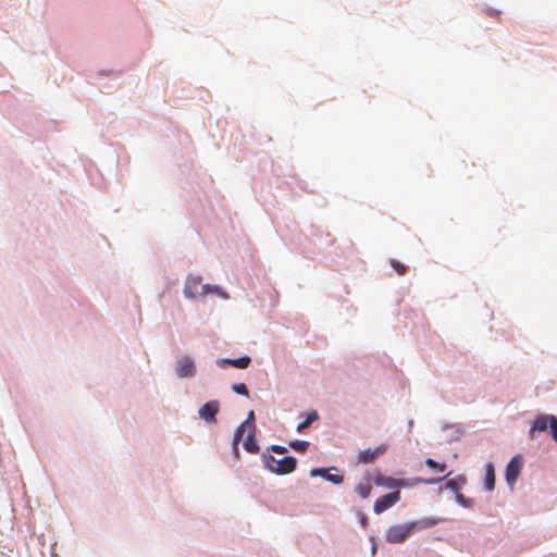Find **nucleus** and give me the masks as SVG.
I'll list each match as a JSON object with an SVG mask.
<instances>
[{
	"instance_id": "f257e3e1",
	"label": "nucleus",
	"mask_w": 557,
	"mask_h": 557,
	"mask_svg": "<svg viewBox=\"0 0 557 557\" xmlns=\"http://www.w3.org/2000/svg\"><path fill=\"white\" fill-rule=\"evenodd\" d=\"M263 461L265 468L276 474H288L293 472L297 463V460L292 456L277 459L272 455H264Z\"/></svg>"
},
{
	"instance_id": "f03ea898",
	"label": "nucleus",
	"mask_w": 557,
	"mask_h": 557,
	"mask_svg": "<svg viewBox=\"0 0 557 557\" xmlns=\"http://www.w3.org/2000/svg\"><path fill=\"white\" fill-rule=\"evenodd\" d=\"M412 533H413V529L411 528L410 522L405 523V524L392 525L385 532V541L389 544H401Z\"/></svg>"
},
{
	"instance_id": "7ed1b4c3",
	"label": "nucleus",
	"mask_w": 557,
	"mask_h": 557,
	"mask_svg": "<svg viewBox=\"0 0 557 557\" xmlns=\"http://www.w3.org/2000/svg\"><path fill=\"white\" fill-rule=\"evenodd\" d=\"M550 429L553 438L557 442V419L555 416L542 414L539 416L530 430V436L534 437L536 431L544 432Z\"/></svg>"
},
{
	"instance_id": "20e7f679",
	"label": "nucleus",
	"mask_w": 557,
	"mask_h": 557,
	"mask_svg": "<svg viewBox=\"0 0 557 557\" xmlns=\"http://www.w3.org/2000/svg\"><path fill=\"white\" fill-rule=\"evenodd\" d=\"M400 499V493L399 491H395L392 493H388L386 495H383L382 497L377 498L374 503L373 510L375 513H382L386 509L394 506L397 502Z\"/></svg>"
},
{
	"instance_id": "39448f33",
	"label": "nucleus",
	"mask_w": 557,
	"mask_h": 557,
	"mask_svg": "<svg viewBox=\"0 0 557 557\" xmlns=\"http://www.w3.org/2000/svg\"><path fill=\"white\" fill-rule=\"evenodd\" d=\"M522 469V457L520 455L515 456L511 458V460L508 462L506 467V481L509 485H513L520 474V471Z\"/></svg>"
},
{
	"instance_id": "423d86ee",
	"label": "nucleus",
	"mask_w": 557,
	"mask_h": 557,
	"mask_svg": "<svg viewBox=\"0 0 557 557\" xmlns=\"http://www.w3.org/2000/svg\"><path fill=\"white\" fill-rule=\"evenodd\" d=\"M220 410V404L218 400H211L200 407L198 413L199 417L206 422L213 423L216 421V414Z\"/></svg>"
},
{
	"instance_id": "0eeeda50",
	"label": "nucleus",
	"mask_w": 557,
	"mask_h": 557,
	"mask_svg": "<svg viewBox=\"0 0 557 557\" xmlns=\"http://www.w3.org/2000/svg\"><path fill=\"white\" fill-rule=\"evenodd\" d=\"M386 451V445H380L374 449H364L358 454L359 463H372L374 460Z\"/></svg>"
},
{
	"instance_id": "6e6552de",
	"label": "nucleus",
	"mask_w": 557,
	"mask_h": 557,
	"mask_svg": "<svg viewBox=\"0 0 557 557\" xmlns=\"http://www.w3.org/2000/svg\"><path fill=\"white\" fill-rule=\"evenodd\" d=\"M176 372L180 377H190L195 374V364L191 358L183 357L178 360L176 366Z\"/></svg>"
},
{
	"instance_id": "1a4fd4ad",
	"label": "nucleus",
	"mask_w": 557,
	"mask_h": 557,
	"mask_svg": "<svg viewBox=\"0 0 557 557\" xmlns=\"http://www.w3.org/2000/svg\"><path fill=\"white\" fill-rule=\"evenodd\" d=\"M201 276H189L186 280L184 287V295L187 298L194 299L198 294V287L201 284Z\"/></svg>"
},
{
	"instance_id": "9d476101",
	"label": "nucleus",
	"mask_w": 557,
	"mask_h": 557,
	"mask_svg": "<svg viewBox=\"0 0 557 557\" xmlns=\"http://www.w3.org/2000/svg\"><path fill=\"white\" fill-rule=\"evenodd\" d=\"M311 476H322L329 482H332L334 484H341L344 481V476L342 474H331L329 471L324 468H314L310 471Z\"/></svg>"
},
{
	"instance_id": "9b49d317",
	"label": "nucleus",
	"mask_w": 557,
	"mask_h": 557,
	"mask_svg": "<svg viewBox=\"0 0 557 557\" xmlns=\"http://www.w3.org/2000/svg\"><path fill=\"white\" fill-rule=\"evenodd\" d=\"M250 362H251L250 357L243 356V357L234 358V359H228V358L221 359V360L218 361V364L220 367H222V368L225 364H230V366H233V367L238 368V369H246V368H248Z\"/></svg>"
},
{
	"instance_id": "f8f14e48",
	"label": "nucleus",
	"mask_w": 557,
	"mask_h": 557,
	"mask_svg": "<svg viewBox=\"0 0 557 557\" xmlns=\"http://www.w3.org/2000/svg\"><path fill=\"white\" fill-rule=\"evenodd\" d=\"M376 485H383L388 488L403 487L406 486V482L403 480H397L391 476H382L379 475L374 479Z\"/></svg>"
},
{
	"instance_id": "ddd939ff",
	"label": "nucleus",
	"mask_w": 557,
	"mask_h": 557,
	"mask_svg": "<svg viewBox=\"0 0 557 557\" xmlns=\"http://www.w3.org/2000/svg\"><path fill=\"white\" fill-rule=\"evenodd\" d=\"M244 448L251 454H257L259 451V445L257 444L255 436V426H251V430H249V433L244 442Z\"/></svg>"
},
{
	"instance_id": "4468645a",
	"label": "nucleus",
	"mask_w": 557,
	"mask_h": 557,
	"mask_svg": "<svg viewBox=\"0 0 557 557\" xmlns=\"http://www.w3.org/2000/svg\"><path fill=\"white\" fill-rule=\"evenodd\" d=\"M485 488L492 491L495 487V470L492 463H487L485 467Z\"/></svg>"
},
{
	"instance_id": "2eb2a0df",
	"label": "nucleus",
	"mask_w": 557,
	"mask_h": 557,
	"mask_svg": "<svg viewBox=\"0 0 557 557\" xmlns=\"http://www.w3.org/2000/svg\"><path fill=\"white\" fill-rule=\"evenodd\" d=\"M437 522H438L437 519L424 518V519H421L418 521H412L410 523H411V528L413 529V532H417V531H420L423 529L431 528V527L435 525Z\"/></svg>"
},
{
	"instance_id": "dca6fc26",
	"label": "nucleus",
	"mask_w": 557,
	"mask_h": 557,
	"mask_svg": "<svg viewBox=\"0 0 557 557\" xmlns=\"http://www.w3.org/2000/svg\"><path fill=\"white\" fill-rule=\"evenodd\" d=\"M247 428V422H243L235 431L234 433V437H233V443H232V447H233V450L236 455H238V445H239V442L242 441L243 436H244V433L246 431Z\"/></svg>"
},
{
	"instance_id": "f3484780",
	"label": "nucleus",
	"mask_w": 557,
	"mask_h": 557,
	"mask_svg": "<svg viewBox=\"0 0 557 557\" xmlns=\"http://www.w3.org/2000/svg\"><path fill=\"white\" fill-rule=\"evenodd\" d=\"M449 474L450 473H447L445 475V478L448 476ZM443 479H444V476L432 478V479L414 478V479H412V481L410 483H406V486H413V485H417V484L433 485V484H436V483L441 482Z\"/></svg>"
},
{
	"instance_id": "a211bd4d",
	"label": "nucleus",
	"mask_w": 557,
	"mask_h": 557,
	"mask_svg": "<svg viewBox=\"0 0 557 557\" xmlns=\"http://www.w3.org/2000/svg\"><path fill=\"white\" fill-rule=\"evenodd\" d=\"M209 293H216L219 294L220 296L224 297V298H227V294L222 292L220 286L218 285H210V284H205L202 285L201 287V295H207Z\"/></svg>"
},
{
	"instance_id": "6ab92c4d",
	"label": "nucleus",
	"mask_w": 557,
	"mask_h": 557,
	"mask_svg": "<svg viewBox=\"0 0 557 557\" xmlns=\"http://www.w3.org/2000/svg\"><path fill=\"white\" fill-rule=\"evenodd\" d=\"M463 483H465V478H462V476H459L458 479H450L446 482V488H448L455 493H458Z\"/></svg>"
},
{
	"instance_id": "aec40b11",
	"label": "nucleus",
	"mask_w": 557,
	"mask_h": 557,
	"mask_svg": "<svg viewBox=\"0 0 557 557\" xmlns=\"http://www.w3.org/2000/svg\"><path fill=\"white\" fill-rule=\"evenodd\" d=\"M372 486L370 482L360 483L356 486V492L361 498H368L370 496Z\"/></svg>"
},
{
	"instance_id": "412c9836",
	"label": "nucleus",
	"mask_w": 557,
	"mask_h": 557,
	"mask_svg": "<svg viewBox=\"0 0 557 557\" xmlns=\"http://www.w3.org/2000/svg\"><path fill=\"white\" fill-rule=\"evenodd\" d=\"M289 447H292L296 451L305 453L309 447V443L306 441L295 440L289 442Z\"/></svg>"
},
{
	"instance_id": "4be33fe9",
	"label": "nucleus",
	"mask_w": 557,
	"mask_h": 557,
	"mask_svg": "<svg viewBox=\"0 0 557 557\" xmlns=\"http://www.w3.org/2000/svg\"><path fill=\"white\" fill-rule=\"evenodd\" d=\"M391 267L396 271L398 275H405L407 272V265L396 259L389 260Z\"/></svg>"
},
{
	"instance_id": "5701e85b",
	"label": "nucleus",
	"mask_w": 557,
	"mask_h": 557,
	"mask_svg": "<svg viewBox=\"0 0 557 557\" xmlns=\"http://www.w3.org/2000/svg\"><path fill=\"white\" fill-rule=\"evenodd\" d=\"M425 465L429 467V468H432V469H435L440 472H444L446 470V465L445 463H440V462H436L435 460H433L432 458H428L425 459Z\"/></svg>"
},
{
	"instance_id": "b1692460",
	"label": "nucleus",
	"mask_w": 557,
	"mask_h": 557,
	"mask_svg": "<svg viewBox=\"0 0 557 557\" xmlns=\"http://www.w3.org/2000/svg\"><path fill=\"white\" fill-rule=\"evenodd\" d=\"M232 388L238 395H243L246 397L249 396V391H248L246 384H244V383L234 384Z\"/></svg>"
},
{
	"instance_id": "393cba45",
	"label": "nucleus",
	"mask_w": 557,
	"mask_h": 557,
	"mask_svg": "<svg viewBox=\"0 0 557 557\" xmlns=\"http://www.w3.org/2000/svg\"><path fill=\"white\" fill-rule=\"evenodd\" d=\"M318 418V414L315 412L308 414L307 419L299 423L297 426V431L300 432L305 428L309 426L312 421H314Z\"/></svg>"
},
{
	"instance_id": "a878e982",
	"label": "nucleus",
	"mask_w": 557,
	"mask_h": 557,
	"mask_svg": "<svg viewBox=\"0 0 557 557\" xmlns=\"http://www.w3.org/2000/svg\"><path fill=\"white\" fill-rule=\"evenodd\" d=\"M253 420H255V413H253V411H250L248 413V417H247L246 421H245V422H247L248 430H251V426H255Z\"/></svg>"
},
{
	"instance_id": "bb28decb",
	"label": "nucleus",
	"mask_w": 557,
	"mask_h": 557,
	"mask_svg": "<svg viewBox=\"0 0 557 557\" xmlns=\"http://www.w3.org/2000/svg\"><path fill=\"white\" fill-rule=\"evenodd\" d=\"M273 453H276V454H285L287 451L286 447L284 446H280V445H273L271 446L270 448Z\"/></svg>"
},
{
	"instance_id": "cd10ccee",
	"label": "nucleus",
	"mask_w": 557,
	"mask_h": 557,
	"mask_svg": "<svg viewBox=\"0 0 557 557\" xmlns=\"http://www.w3.org/2000/svg\"><path fill=\"white\" fill-rule=\"evenodd\" d=\"M486 14L491 17H498L500 12L495 10V9H492V8H487L486 9Z\"/></svg>"
},
{
	"instance_id": "c85d7f7f",
	"label": "nucleus",
	"mask_w": 557,
	"mask_h": 557,
	"mask_svg": "<svg viewBox=\"0 0 557 557\" xmlns=\"http://www.w3.org/2000/svg\"><path fill=\"white\" fill-rule=\"evenodd\" d=\"M456 499L462 506H467L468 505V500L463 497L462 494L457 493Z\"/></svg>"
},
{
	"instance_id": "c756f323",
	"label": "nucleus",
	"mask_w": 557,
	"mask_h": 557,
	"mask_svg": "<svg viewBox=\"0 0 557 557\" xmlns=\"http://www.w3.org/2000/svg\"><path fill=\"white\" fill-rule=\"evenodd\" d=\"M375 552H376V547H375V545H373L372 546V554H375Z\"/></svg>"
},
{
	"instance_id": "7c9ffc66",
	"label": "nucleus",
	"mask_w": 557,
	"mask_h": 557,
	"mask_svg": "<svg viewBox=\"0 0 557 557\" xmlns=\"http://www.w3.org/2000/svg\"><path fill=\"white\" fill-rule=\"evenodd\" d=\"M366 522H367V520H366V518H363V519L361 520V523L364 525V524H366Z\"/></svg>"
}]
</instances>
